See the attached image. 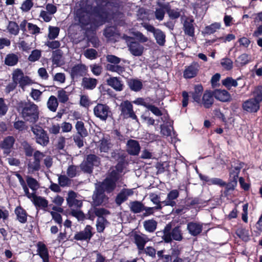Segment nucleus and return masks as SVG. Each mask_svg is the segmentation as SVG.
Masks as SVG:
<instances>
[{"instance_id":"nucleus-1","label":"nucleus","mask_w":262,"mask_h":262,"mask_svg":"<svg viewBox=\"0 0 262 262\" xmlns=\"http://www.w3.org/2000/svg\"><path fill=\"white\" fill-rule=\"evenodd\" d=\"M118 179V173L115 170H113L100 185L96 186V190L93 195L94 205H99L106 200L104 192L112 191L115 188L116 182Z\"/></svg>"},{"instance_id":"nucleus-2","label":"nucleus","mask_w":262,"mask_h":262,"mask_svg":"<svg viewBox=\"0 0 262 262\" xmlns=\"http://www.w3.org/2000/svg\"><path fill=\"white\" fill-rule=\"evenodd\" d=\"M92 10V8L89 6L86 8H81L77 10L76 19L82 26L89 24L91 21V17L93 16L97 17V19L100 20L101 24L108 20L107 15L105 12H97L95 9L93 11Z\"/></svg>"},{"instance_id":"nucleus-3","label":"nucleus","mask_w":262,"mask_h":262,"mask_svg":"<svg viewBox=\"0 0 262 262\" xmlns=\"http://www.w3.org/2000/svg\"><path fill=\"white\" fill-rule=\"evenodd\" d=\"M22 114L27 121L36 122L38 118V107L34 103L27 104L23 110Z\"/></svg>"},{"instance_id":"nucleus-4","label":"nucleus","mask_w":262,"mask_h":262,"mask_svg":"<svg viewBox=\"0 0 262 262\" xmlns=\"http://www.w3.org/2000/svg\"><path fill=\"white\" fill-rule=\"evenodd\" d=\"M31 130L35 136L36 142L43 146H46L49 142V137L43 129L39 126L34 125Z\"/></svg>"},{"instance_id":"nucleus-5","label":"nucleus","mask_w":262,"mask_h":262,"mask_svg":"<svg viewBox=\"0 0 262 262\" xmlns=\"http://www.w3.org/2000/svg\"><path fill=\"white\" fill-rule=\"evenodd\" d=\"M119 108L121 111V115L124 118H130L138 121L137 117L133 110V106L130 101L128 100L122 101L120 104Z\"/></svg>"},{"instance_id":"nucleus-6","label":"nucleus","mask_w":262,"mask_h":262,"mask_svg":"<svg viewBox=\"0 0 262 262\" xmlns=\"http://www.w3.org/2000/svg\"><path fill=\"white\" fill-rule=\"evenodd\" d=\"M170 226L167 225L164 230L163 239L166 243L171 242L172 239L176 241H181L182 238L181 232L179 227L174 228L170 233Z\"/></svg>"},{"instance_id":"nucleus-7","label":"nucleus","mask_w":262,"mask_h":262,"mask_svg":"<svg viewBox=\"0 0 262 262\" xmlns=\"http://www.w3.org/2000/svg\"><path fill=\"white\" fill-rule=\"evenodd\" d=\"M44 157V154L39 151H36L34 153L33 160H30L28 164V170L29 173L32 174L40 169V161Z\"/></svg>"},{"instance_id":"nucleus-8","label":"nucleus","mask_w":262,"mask_h":262,"mask_svg":"<svg viewBox=\"0 0 262 262\" xmlns=\"http://www.w3.org/2000/svg\"><path fill=\"white\" fill-rule=\"evenodd\" d=\"M93 111L95 116L102 121H105L111 114L110 107L104 104H98L94 107Z\"/></svg>"},{"instance_id":"nucleus-9","label":"nucleus","mask_w":262,"mask_h":262,"mask_svg":"<svg viewBox=\"0 0 262 262\" xmlns=\"http://www.w3.org/2000/svg\"><path fill=\"white\" fill-rule=\"evenodd\" d=\"M66 200L69 207L79 209L82 206V201L80 196L72 190L68 192Z\"/></svg>"},{"instance_id":"nucleus-10","label":"nucleus","mask_w":262,"mask_h":262,"mask_svg":"<svg viewBox=\"0 0 262 262\" xmlns=\"http://www.w3.org/2000/svg\"><path fill=\"white\" fill-rule=\"evenodd\" d=\"M26 196L31 200L36 208L46 209L48 206V201L43 197L35 195L34 192L28 193Z\"/></svg>"},{"instance_id":"nucleus-11","label":"nucleus","mask_w":262,"mask_h":262,"mask_svg":"<svg viewBox=\"0 0 262 262\" xmlns=\"http://www.w3.org/2000/svg\"><path fill=\"white\" fill-rule=\"evenodd\" d=\"M242 166H236L232 168L230 172V182L227 184H225L226 188L227 191L233 190L237 185V178L241 170Z\"/></svg>"},{"instance_id":"nucleus-12","label":"nucleus","mask_w":262,"mask_h":262,"mask_svg":"<svg viewBox=\"0 0 262 262\" xmlns=\"http://www.w3.org/2000/svg\"><path fill=\"white\" fill-rule=\"evenodd\" d=\"M92 229L91 226L87 225L83 231L78 232L75 235L74 238L78 241L90 240L93 235Z\"/></svg>"},{"instance_id":"nucleus-13","label":"nucleus","mask_w":262,"mask_h":262,"mask_svg":"<svg viewBox=\"0 0 262 262\" xmlns=\"http://www.w3.org/2000/svg\"><path fill=\"white\" fill-rule=\"evenodd\" d=\"M179 196V192L176 189L171 190L167 195L166 200L162 202L164 206H170L173 207L176 205V200Z\"/></svg>"},{"instance_id":"nucleus-14","label":"nucleus","mask_w":262,"mask_h":262,"mask_svg":"<svg viewBox=\"0 0 262 262\" xmlns=\"http://www.w3.org/2000/svg\"><path fill=\"white\" fill-rule=\"evenodd\" d=\"M243 108L248 112H256L259 108V103L253 98L249 99L243 103Z\"/></svg>"},{"instance_id":"nucleus-15","label":"nucleus","mask_w":262,"mask_h":262,"mask_svg":"<svg viewBox=\"0 0 262 262\" xmlns=\"http://www.w3.org/2000/svg\"><path fill=\"white\" fill-rule=\"evenodd\" d=\"M134 238L140 252L144 250L146 243L149 241L148 237L143 234H135Z\"/></svg>"},{"instance_id":"nucleus-16","label":"nucleus","mask_w":262,"mask_h":262,"mask_svg":"<svg viewBox=\"0 0 262 262\" xmlns=\"http://www.w3.org/2000/svg\"><path fill=\"white\" fill-rule=\"evenodd\" d=\"M199 64L196 63H193L191 65L186 67L183 76L185 78H192L195 77L199 71Z\"/></svg>"},{"instance_id":"nucleus-17","label":"nucleus","mask_w":262,"mask_h":262,"mask_svg":"<svg viewBox=\"0 0 262 262\" xmlns=\"http://www.w3.org/2000/svg\"><path fill=\"white\" fill-rule=\"evenodd\" d=\"M127 151L132 155H137L140 150L138 142L134 140H129L126 144Z\"/></svg>"},{"instance_id":"nucleus-18","label":"nucleus","mask_w":262,"mask_h":262,"mask_svg":"<svg viewBox=\"0 0 262 262\" xmlns=\"http://www.w3.org/2000/svg\"><path fill=\"white\" fill-rule=\"evenodd\" d=\"M14 142L15 139L12 136H8L4 139L1 143V146L5 154H8L10 152Z\"/></svg>"},{"instance_id":"nucleus-19","label":"nucleus","mask_w":262,"mask_h":262,"mask_svg":"<svg viewBox=\"0 0 262 262\" xmlns=\"http://www.w3.org/2000/svg\"><path fill=\"white\" fill-rule=\"evenodd\" d=\"M128 46L130 53L134 56H140L143 52L144 47L138 42L130 41Z\"/></svg>"},{"instance_id":"nucleus-20","label":"nucleus","mask_w":262,"mask_h":262,"mask_svg":"<svg viewBox=\"0 0 262 262\" xmlns=\"http://www.w3.org/2000/svg\"><path fill=\"white\" fill-rule=\"evenodd\" d=\"M86 71V67L81 64H78L74 66L72 70L71 75L73 78H76L82 76L85 74Z\"/></svg>"},{"instance_id":"nucleus-21","label":"nucleus","mask_w":262,"mask_h":262,"mask_svg":"<svg viewBox=\"0 0 262 262\" xmlns=\"http://www.w3.org/2000/svg\"><path fill=\"white\" fill-rule=\"evenodd\" d=\"M187 229L191 235L196 236L202 232V225L200 223L190 222L187 224Z\"/></svg>"},{"instance_id":"nucleus-22","label":"nucleus","mask_w":262,"mask_h":262,"mask_svg":"<svg viewBox=\"0 0 262 262\" xmlns=\"http://www.w3.org/2000/svg\"><path fill=\"white\" fill-rule=\"evenodd\" d=\"M62 54L63 53L60 50H57L53 52L52 62L53 64L59 67L64 64Z\"/></svg>"},{"instance_id":"nucleus-23","label":"nucleus","mask_w":262,"mask_h":262,"mask_svg":"<svg viewBox=\"0 0 262 262\" xmlns=\"http://www.w3.org/2000/svg\"><path fill=\"white\" fill-rule=\"evenodd\" d=\"M107 84L117 91H121L123 89L122 81L117 77H111L107 80Z\"/></svg>"},{"instance_id":"nucleus-24","label":"nucleus","mask_w":262,"mask_h":262,"mask_svg":"<svg viewBox=\"0 0 262 262\" xmlns=\"http://www.w3.org/2000/svg\"><path fill=\"white\" fill-rule=\"evenodd\" d=\"M213 95L216 99L223 102L228 101L230 98L229 93L226 90H216Z\"/></svg>"},{"instance_id":"nucleus-25","label":"nucleus","mask_w":262,"mask_h":262,"mask_svg":"<svg viewBox=\"0 0 262 262\" xmlns=\"http://www.w3.org/2000/svg\"><path fill=\"white\" fill-rule=\"evenodd\" d=\"M37 251L43 262H49L48 251L44 244L39 243L37 244Z\"/></svg>"},{"instance_id":"nucleus-26","label":"nucleus","mask_w":262,"mask_h":262,"mask_svg":"<svg viewBox=\"0 0 262 262\" xmlns=\"http://www.w3.org/2000/svg\"><path fill=\"white\" fill-rule=\"evenodd\" d=\"M24 73L23 71L18 69L15 70L12 73V79L14 82L13 86L11 88V90L14 89L16 85L19 83L23 78H24Z\"/></svg>"},{"instance_id":"nucleus-27","label":"nucleus","mask_w":262,"mask_h":262,"mask_svg":"<svg viewBox=\"0 0 262 262\" xmlns=\"http://www.w3.org/2000/svg\"><path fill=\"white\" fill-rule=\"evenodd\" d=\"M17 220L21 223H25L27 220V213L25 209L21 207H17L15 209Z\"/></svg>"},{"instance_id":"nucleus-28","label":"nucleus","mask_w":262,"mask_h":262,"mask_svg":"<svg viewBox=\"0 0 262 262\" xmlns=\"http://www.w3.org/2000/svg\"><path fill=\"white\" fill-rule=\"evenodd\" d=\"M97 82L95 78L84 77L82 79V85L84 89L92 90L96 87Z\"/></svg>"},{"instance_id":"nucleus-29","label":"nucleus","mask_w":262,"mask_h":262,"mask_svg":"<svg viewBox=\"0 0 262 262\" xmlns=\"http://www.w3.org/2000/svg\"><path fill=\"white\" fill-rule=\"evenodd\" d=\"M159 8H157L155 11L156 18L159 20H162L164 18L165 11H167V4L158 3Z\"/></svg>"},{"instance_id":"nucleus-30","label":"nucleus","mask_w":262,"mask_h":262,"mask_svg":"<svg viewBox=\"0 0 262 262\" xmlns=\"http://www.w3.org/2000/svg\"><path fill=\"white\" fill-rule=\"evenodd\" d=\"M193 22V19L191 18H187L184 24L185 33L190 36H192L194 34Z\"/></svg>"},{"instance_id":"nucleus-31","label":"nucleus","mask_w":262,"mask_h":262,"mask_svg":"<svg viewBox=\"0 0 262 262\" xmlns=\"http://www.w3.org/2000/svg\"><path fill=\"white\" fill-rule=\"evenodd\" d=\"M252 60L250 56L247 54H243L238 56L235 61L236 64L238 67H242L252 61Z\"/></svg>"},{"instance_id":"nucleus-32","label":"nucleus","mask_w":262,"mask_h":262,"mask_svg":"<svg viewBox=\"0 0 262 262\" xmlns=\"http://www.w3.org/2000/svg\"><path fill=\"white\" fill-rule=\"evenodd\" d=\"M18 61V56L14 53H10L6 55L5 64L8 66H14Z\"/></svg>"},{"instance_id":"nucleus-33","label":"nucleus","mask_w":262,"mask_h":262,"mask_svg":"<svg viewBox=\"0 0 262 262\" xmlns=\"http://www.w3.org/2000/svg\"><path fill=\"white\" fill-rule=\"evenodd\" d=\"M47 105L50 111L55 112L58 106V101L57 98L53 95L51 96L48 99Z\"/></svg>"},{"instance_id":"nucleus-34","label":"nucleus","mask_w":262,"mask_h":262,"mask_svg":"<svg viewBox=\"0 0 262 262\" xmlns=\"http://www.w3.org/2000/svg\"><path fill=\"white\" fill-rule=\"evenodd\" d=\"M203 89L202 85H197L194 88V92L192 93V98L194 101L197 102L198 104H201V97Z\"/></svg>"},{"instance_id":"nucleus-35","label":"nucleus","mask_w":262,"mask_h":262,"mask_svg":"<svg viewBox=\"0 0 262 262\" xmlns=\"http://www.w3.org/2000/svg\"><path fill=\"white\" fill-rule=\"evenodd\" d=\"M202 104L206 107L209 108L213 103V99L212 95L209 92H205L202 98Z\"/></svg>"},{"instance_id":"nucleus-36","label":"nucleus","mask_w":262,"mask_h":262,"mask_svg":"<svg viewBox=\"0 0 262 262\" xmlns=\"http://www.w3.org/2000/svg\"><path fill=\"white\" fill-rule=\"evenodd\" d=\"M128 85L132 90L138 92L141 90L143 84L141 81L132 79L128 81Z\"/></svg>"},{"instance_id":"nucleus-37","label":"nucleus","mask_w":262,"mask_h":262,"mask_svg":"<svg viewBox=\"0 0 262 262\" xmlns=\"http://www.w3.org/2000/svg\"><path fill=\"white\" fill-rule=\"evenodd\" d=\"M7 30L10 34L16 36L19 31V26L15 21H10L7 26Z\"/></svg>"},{"instance_id":"nucleus-38","label":"nucleus","mask_w":262,"mask_h":262,"mask_svg":"<svg viewBox=\"0 0 262 262\" xmlns=\"http://www.w3.org/2000/svg\"><path fill=\"white\" fill-rule=\"evenodd\" d=\"M106 68L107 70L109 71L116 72L120 75L125 71L124 68L123 66L118 65V64H107L106 66Z\"/></svg>"},{"instance_id":"nucleus-39","label":"nucleus","mask_w":262,"mask_h":262,"mask_svg":"<svg viewBox=\"0 0 262 262\" xmlns=\"http://www.w3.org/2000/svg\"><path fill=\"white\" fill-rule=\"evenodd\" d=\"M154 35L156 39L157 42L160 46H163L165 42V34L160 30L157 29Z\"/></svg>"},{"instance_id":"nucleus-40","label":"nucleus","mask_w":262,"mask_h":262,"mask_svg":"<svg viewBox=\"0 0 262 262\" xmlns=\"http://www.w3.org/2000/svg\"><path fill=\"white\" fill-rule=\"evenodd\" d=\"M108 223L107 220L103 217H99L97 219L96 227L97 230L99 232H102L104 230L105 227L108 225Z\"/></svg>"},{"instance_id":"nucleus-41","label":"nucleus","mask_w":262,"mask_h":262,"mask_svg":"<svg viewBox=\"0 0 262 262\" xmlns=\"http://www.w3.org/2000/svg\"><path fill=\"white\" fill-rule=\"evenodd\" d=\"M253 99L260 103L262 101V86L255 87L252 91Z\"/></svg>"},{"instance_id":"nucleus-42","label":"nucleus","mask_w":262,"mask_h":262,"mask_svg":"<svg viewBox=\"0 0 262 262\" xmlns=\"http://www.w3.org/2000/svg\"><path fill=\"white\" fill-rule=\"evenodd\" d=\"M75 128L78 134H79L81 137H86L88 135V132L84 127L83 122L80 121H77L75 125Z\"/></svg>"},{"instance_id":"nucleus-43","label":"nucleus","mask_w":262,"mask_h":262,"mask_svg":"<svg viewBox=\"0 0 262 262\" xmlns=\"http://www.w3.org/2000/svg\"><path fill=\"white\" fill-rule=\"evenodd\" d=\"M130 208L133 212L137 213L144 210V206L141 203L135 201L130 203Z\"/></svg>"},{"instance_id":"nucleus-44","label":"nucleus","mask_w":262,"mask_h":262,"mask_svg":"<svg viewBox=\"0 0 262 262\" xmlns=\"http://www.w3.org/2000/svg\"><path fill=\"white\" fill-rule=\"evenodd\" d=\"M145 230L149 232H154L157 227V222L153 220H149L144 222Z\"/></svg>"},{"instance_id":"nucleus-45","label":"nucleus","mask_w":262,"mask_h":262,"mask_svg":"<svg viewBox=\"0 0 262 262\" xmlns=\"http://www.w3.org/2000/svg\"><path fill=\"white\" fill-rule=\"evenodd\" d=\"M57 97L60 103H64L69 100V95L63 89H61L57 91Z\"/></svg>"},{"instance_id":"nucleus-46","label":"nucleus","mask_w":262,"mask_h":262,"mask_svg":"<svg viewBox=\"0 0 262 262\" xmlns=\"http://www.w3.org/2000/svg\"><path fill=\"white\" fill-rule=\"evenodd\" d=\"M111 147L112 144L109 140L103 139L100 141V150L101 152H108Z\"/></svg>"},{"instance_id":"nucleus-47","label":"nucleus","mask_w":262,"mask_h":262,"mask_svg":"<svg viewBox=\"0 0 262 262\" xmlns=\"http://www.w3.org/2000/svg\"><path fill=\"white\" fill-rule=\"evenodd\" d=\"M26 181L28 186L32 190L33 192L35 193V191L39 188L38 182L35 179L30 177L27 178Z\"/></svg>"},{"instance_id":"nucleus-48","label":"nucleus","mask_w":262,"mask_h":262,"mask_svg":"<svg viewBox=\"0 0 262 262\" xmlns=\"http://www.w3.org/2000/svg\"><path fill=\"white\" fill-rule=\"evenodd\" d=\"M59 33V28L57 27L49 26L48 38L50 39H54L57 37Z\"/></svg>"},{"instance_id":"nucleus-49","label":"nucleus","mask_w":262,"mask_h":262,"mask_svg":"<svg viewBox=\"0 0 262 262\" xmlns=\"http://www.w3.org/2000/svg\"><path fill=\"white\" fill-rule=\"evenodd\" d=\"M84 56L90 60L96 59L98 56L97 51L94 49H88L84 51Z\"/></svg>"},{"instance_id":"nucleus-50","label":"nucleus","mask_w":262,"mask_h":262,"mask_svg":"<svg viewBox=\"0 0 262 262\" xmlns=\"http://www.w3.org/2000/svg\"><path fill=\"white\" fill-rule=\"evenodd\" d=\"M221 64L222 68L227 71L231 70L233 68L232 61L228 58H223L221 60Z\"/></svg>"},{"instance_id":"nucleus-51","label":"nucleus","mask_w":262,"mask_h":262,"mask_svg":"<svg viewBox=\"0 0 262 262\" xmlns=\"http://www.w3.org/2000/svg\"><path fill=\"white\" fill-rule=\"evenodd\" d=\"M223 84L228 89H231V87H236L237 86V82L236 80L233 79L231 77H227L222 81Z\"/></svg>"},{"instance_id":"nucleus-52","label":"nucleus","mask_w":262,"mask_h":262,"mask_svg":"<svg viewBox=\"0 0 262 262\" xmlns=\"http://www.w3.org/2000/svg\"><path fill=\"white\" fill-rule=\"evenodd\" d=\"M236 234L239 238L245 241H247L249 239V231L245 228H241L238 229L236 231Z\"/></svg>"},{"instance_id":"nucleus-53","label":"nucleus","mask_w":262,"mask_h":262,"mask_svg":"<svg viewBox=\"0 0 262 262\" xmlns=\"http://www.w3.org/2000/svg\"><path fill=\"white\" fill-rule=\"evenodd\" d=\"M221 25L220 23H214L207 26L205 28V31L208 34H212L221 28Z\"/></svg>"},{"instance_id":"nucleus-54","label":"nucleus","mask_w":262,"mask_h":262,"mask_svg":"<svg viewBox=\"0 0 262 262\" xmlns=\"http://www.w3.org/2000/svg\"><path fill=\"white\" fill-rule=\"evenodd\" d=\"M41 56V51L39 50L36 49L32 51L28 57V60L31 62H35L39 60Z\"/></svg>"},{"instance_id":"nucleus-55","label":"nucleus","mask_w":262,"mask_h":262,"mask_svg":"<svg viewBox=\"0 0 262 262\" xmlns=\"http://www.w3.org/2000/svg\"><path fill=\"white\" fill-rule=\"evenodd\" d=\"M79 169L77 166L71 165L67 169V173L70 178L76 177L79 173Z\"/></svg>"},{"instance_id":"nucleus-56","label":"nucleus","mask_w":262,"mask_h":262,"mask_svg":"<svg viewBox=\"0 0 262 262\" xmlns=\"http://www.w3.org/2000/svg\"><path fill=\"white\" fill-rule=\"evenodd\" d=\"M85 162L92 164L93 166H98L99 164V158L94 155L88 156Z\"/></svg>"},{"instance_id":"nucleus-57","label":"nucleus","mask_w":262,"mask_h":262,"mask_svg":"<svg viewBox=\"0 0 262 262\" xmlns=\"http://www.w3.org/2000/svg\"><path fill=\"white\" fill-rule=\"evenodd\" d=\"M28 30L29 33L33 35L40 33V28L37 25L32 23L28 24Z\"/></svg>"},{"instance_id":"nucleus-58","label":"nucleus","mask_w":262,"mask_h":262,"mask_svg":"<svg viewBox=\"0 0 262 262\" xmlns=\"http://www.w3.org/2000/svg\"><path fill=\"white\" fill-rule=\"evenodd\" d=\"M33 83L32 80L28 76H25L19 82V86L23 90L27 86H29Z\"/></svg>"},{"instance_id":"nucleus-59","label":"nucleus","mask_w":262,"mask_h":262,"mask_svg":"<svg viewBox=\"0 0 262 262\" xmlns=\"http://www.w3.org/2000/svg\"><path fill=\"white\" fill-rule=\"evenodd\" d=\"M58 182L62 187L68 186L71 184V180L66 176H60L58 177Z\"/></svg>"},{"instance_id":"nucleus-60","label":"nucleus","mask_w":262,"mask_h":262,"mask_svg":"<svg viewBox=\"0 0 262 262\" xmlns=\"http://www.w3.org/2000/svg\"><path fill=\"white\" fill-rule=\"evenodd\" d=\"M33 6V3L31 0H26L23 2L20 7L23 11H29Z\"/></svg>"},{"instance_id":"nucleus-61","label":"nucleus","mask_w":262,"mask_h":262,"mask_svg":"<svg viewBox=\"0 0 262 262\" xmlns=\"http://www.w3.org/2000/svg\"><path fill=\"white\" fill-rule=\"evenodd\" d=\"M8 107L3 98H0V117L5 115L8 111Z\"/></svg>"},{"instance_id":"nucleus-62","label":"nucleus","mask_w":262,"mask_h":262,"mask_svg":"<svg viewBox=\"0 0 262 262\" xmlns=\"http://www.w3.org/2000/svg\"><path fill=\"white\" fill-rule=\"evenodd\" d=\"M93 166L92 164L83 161L80 165L81 169L85 172L91 173L92 172Z\"/></svg>"},{"instance_id":"nucleus-63","label":"nucleus","mask_w":262,"mask_h":262,"mask_svg":"<svg viewBox=\"0 0 262 262\" xmlns=\"http://www.w3.org/2000/svg\"><path fill=\"white\" fill-rule=\"evenodd\" d=\"M53 80L60 83H63L66 81V76L64 73H57L53 77Z\"/></svg>"},{"instance_id":"nucleus-64","label":"nucleus","mask_w":262,"mask_h":262,"mask_svg":"<svg viewBox=\"0 0 262 262\" xmlns=\"http://www.w3.org/2000/svg\"><path fill=\"white\" fill-rule=\"evenodd\" d=\"M41 94L42 92L39 90L32 89L31 93V96L35 101H40Z\"/></svg>"}]
</instances>
